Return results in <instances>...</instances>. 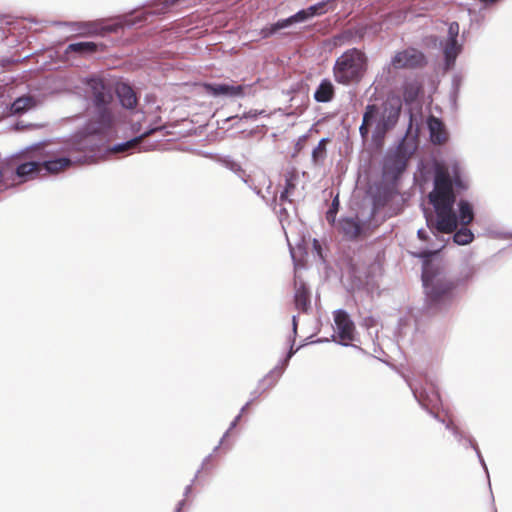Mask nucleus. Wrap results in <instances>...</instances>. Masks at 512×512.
Wrapping results in <instances>:
<instances>
[{
	"instance_id": "nucleus-1",
	"label": "nucleus",
	"mask_w": 512,
	"mask_h": 512,
	"mask_svg": "<svg viewBox=\"0 0 512 512\" xmlns=\"http://www.w3.org/2000/svg\"><path fill=\"white\" fill-rule=\"evenodd\" d=\"M474 270L464 265L460 276L450 277L440 262L426 260L422 267V283L425 294V306L428 310L439 309L453 299L455 289L469 281Z\"/></svg>"
},
{
	"instance_id": "nucleus-2",
	"label": "nucleus",
	"mask_w": 512,
	"mask_h": 512,
	"mask_svg": "<svg viewBox=\"0 0 512 512\" xmlns=\"http://www.w3.org/2000/svg\"><path fill=\"white\" fill-rule=\"evenodd\" d=\"M429 201L436 213V229L450 234L457 228L458 219L453 210L456 196L453 183L446 168L438 167L435 172L434 189L429 194Z\"/></svg>"
},
{
	"instance_id": "nucleus-3",
	"label": "nucleus",
	"mask_w": 512,
	"mask_h": 512,
	"mask_svg": "<svg viewBox=\"0 0 512 512\" xmlns=\"http://www.w3.org/2000/svg\"><path fill=\"white\" fill-rule=\"evenodd\" d=\"M88 86L92 102V116L87 129L91 133L102 134L110 130L115 121L112 111V90L110 86L100 78L90 79Z\"/></svg>"
},
{
	"instance_id": "nucleus-4",
	"label": "nucleus",
	"mask_w": 512,
	"mask_h": 512,
	"mask_svg": "<svg viewBox=\"0 0 512 512\" xmlns=\"http://www.w3.org/2000/svg\"><path fill=\"white\" fill-rule=\"evenodd\" d=\"M368 69V57L358 49L343 52L335 61L332 72L334 80L341 85L358 84Z\"/></svg>"
},
{
	"instance_id": "nucleus-5",
	"label": "nucleus",
	"mask_w": 512,
	"mask_h": 512,
	"mask_svg": "<svg viewBox=\"0 0 512 512\" xmlns=\"http://www.w3.org/2000/svg\"><path fill=\"white\" fill-rule=\"evenodd\" d=\"M83 151L84 146L81 141L67 143L57 152L61 155L60 157L41 163L42 170L44 169L49 174H58L73 164H84L87 157L82 155Z\"/></svg>"
},
{
	"instance_id": "nucleus-6",
	"label": "nucleus",
	"mask_w": 512,
	"mask_h": 512,
	"mask_svg": "<svg viewBox=\"0 0 512 512\" xmlns=\"http://www.w3.org/2000/svg\"><path fill=\"white\" fill-rule=\"evenodd\" d=\"M329 2L330 0L322 1L308 7L307 9L300 10L289 18L279 20L274 24L262 28L260 34L263 38H268L276 34L281 29L287 28L294 23L303 22L316 15H322L327 12L325 7Z\"/></svg>"
},
{
	"instance_id": "nucleus-7",
	"label": "nucleus",
	"mask_w": 512,
	"mask_h": 512,
	"mask_svg": "<svg viewBox=\"0 0 512 512\" xmlns=\"http://www.w3.org/2000/svg\"><path fill=\"white\" fill-rule=\"evenodd\" d=\"M427 64L425 55L416 48L409 47L395 53L391 59V66L395 70L417 69Z\"/></svg>"
},
{
	"instance_id": "nucleus-8",
	"label": "nucleus",
	"mask_w": 512,
	"mask_h": 512,
	"mask_svg": "<svg viewBox=\"0 0 512 512\" xmlns=\"http://www.w3.org/2000/svg\"><path fill=\"white\" fill-rule=\"evenodd\" d=\"M401 112L399 99L387 100L383 104V111L376 125V133L381 135L391 130L398 122Z\"/></svg>"
},
{
	"instance_id": "nucleus-9",
	"label": "nucleus",
	"mask_w": 512,
	"mask_h": 512,
	"mask_svg": "<svg viewBox=\"0 0 512 512\" xmlns=\"http://www.w3.org/2000/svg\"><path fill=\"white\" fill-rule=\"evenodd\" d=\"M334 321L339 337L343 341H352L354 339V323L344 310H337L334 313Z\"/></svg>"
},
{
	"instance_id": "nucleus-10",
	"label": "nucleus",
	"mask_w": 512,
	"mask_h": 512,
	"mask_svg": "<svg viewBox=\"0 0 512 512\" xmlns=\"http://www.w3.org/2000/svg\"><path fill=\"white\" fill-rule=\"evenodd\" d=\"M204 88L207 93L212 94L214 96H231L238 97L244 95V86L243 85H228V84H212L205 83Z\"/></svg>"
},
{
	"instance_id": "nucleus-11",
	"label": "nucleus",
	"mask_w": 512,
	"mask_h": 512,
	"mask_svg": "<svg viewBox=\"0 0 512 512\" xmlns=\"http://www.w3.org/2000/svg\"><path fill=\"white\" fill-rule=\"evenodd\" d=\"M19 158H15L13 162L16 165L15 168V174L17 177L22 179L23 181H26L28 179H33L35 176L39 175L42 171V165L40 162H23V163H17V160Z\"/></svg>"
},
{
	"instance_id": "nucleus-12",
	"label": "nucleus",
	"mask_w": 512,
	"mask_h": 512,
	"mask_svg": "<svg viewBox=\"0 0 512 512\" xmlns=\"http://www.w3.org/2000/svg\"><path fill=\"white\" fill-rule=\"evenodd\" d=\"M338 229L339 232L349 240L357 239L362 232V227L357 217H347L340 219Z\"/></svg>"
},
{
	"instance_id": "nucleus-13",
	"label": "nucleus",
	"mask_w": 512,
	"mask_h": 512,
	"mask_svg": "<svg viewBox=\"0 0 512 512\" xmlns=\"http://www.w3.org/2000/svg\"><path fill=\"white\" fill-rule=\"evenodd\" d=\"M78 34L81 36L104 35L108 32L115 31L112 26H100L98 22H78L74 24Z\"/></svg>"
},
{
	"instance_id": "nucleus-14",
	"label": "nucleus",
	"mask_w": 512,
	"mask_h": 512,
	"mask_svg": "<svg viewBox=\"0 0 512 512\" xmlns=\"http://www.w3.org/2000/svg\"><path fill=\"white\" fill-rule=\"evenodd\" d=\"M428 128L430 131V139L432 143L441 145L447 141V132L441 120L434 116H430L428 118Z\"/></svg>"
},
{
	"instance_id": "nucleus-15",
	"label": "nucleus",
	"mask_w": 512,
	"mask_h": 512,
	"mask_svg": "<svg viewBox=\"0 0 512 512\" xmlns=\"http://www.w3.org/2000/svg\"><path fill=\"white\" fill-rule=\"evenodd\" d=\"M294 303L297 310L307 312L310 307V293L303 281H295Z\"/></svg>"
},
{
	"instance_id": "nucleus-16",
	"label": "nucleus",
	"mask_w": 512,
	"mask_h": 512,
	"mask_svg": "<svg viewBox=\"0 0 512 512\" xmlns=\"http://www.w3.org/2000/svg\"><path fill=\"white\" fill-rule=\"evenodd\" d=\"M334 96L335 87L329 79H323L314 92V99L319 103L330 102Z\"/></svg>"
},
{
	"instance_id": "nucleus-17",
	"label": "nucleus",
	"mask_w": 512,
	"mask_h": 512,
	"mask_svg": "<svg viewBox=\"0 0 512 512\" xmlns=\"http://www.w3.org/2000/svg\"><path fill=\"white\" fill-rule=\"evenodd\" d=\"M117 94L123 107L133 109L137 105L136 93L131 86L121 84L117 87Z\"/></svg>"
},
{
	"instance_id": "nucleus-18",
	"label": "nucleus",
	"mask_w": 512,
	"mask_h": 512,
	"mask_svg": "<svg viewBox=\"0 0 512 512\" xmlns=\"http://www.w3.org/2000/svg\"><path fill=\"white\" fill-rule=\"evenodd\" d=\"M379 113V108L375 104H369L365 108V112L363 114L362 124L359 128V132L363 139H366L369 135V126L372 121L376 118Z\"/></svg>"
},
{
	"instance_id": "nucleus-19",
	"label": "nucleus",
	"mask_w": 512,
	"mask_h": 512,
	"mask_svg": "<svg viewBox=\"0 0 512 512\" xmlns=\"http://www.w3.org/2000/svg\"><path fill=\"white\" fill-rule=\"evenodd\" d=\"M99 46L103 47V45L94 42L71 43L67 46L66 53H77L82 56L91 55L98 51Z\"/></svg>"
},
{
	"instance_id": "nucleus-20",
	"label": "nucleus",
	"mask_w": 512,
	"mask_h": 512,
	"mask_svg": "<svg viewBox=\"0 0 512 512\" xmlns=\"http://www.w3.org/2000/svg\"><path fill=\"white\" fill-rule=\"evenodd\" d=\"M36 102L31 96H23L17 98L11 105L12 114H22L33 108Z\"/></svg>"
},
{
	"instance_id": "nucleus-21",
	"label": "nucleus",
	"mask_w": 512,
	"mask_h": 512,
	"mask_svg": "<svg viewBox=\"0 0 512 512\" xmlns=\"http://www.w3.org/2000/svg\"><path fill=\"white\" fill-rule=\"evenodd\" d=\"M461 51V46L458 45V42L456 39H448L445 48H444V55L447 66H450L454 63L455 59L457 58L458 54Z\"/></svg>"
},
{
	"instance_id": "nucleus-22",
	"label": "nucleus",
	"mask_w": 512,
	"mask_h": 512,
	"mask_svg": "<svg viewBox=\"0 0 512 512\" xmlns=\"http://www.w3.org/2000/svg\"><path fill=\"white\" fill-rule=\"evenodd\" d=\"M152 132H154V130H150L149 132H146L139 137H135L125 143L114 145L113 147L110 148V151L112 153H122V152H126L130 149H134L142 142V140L145 137L150 135Z\"/></svg>"
},
{
	"instance_id": "nucleus-23",
	"label": "nucleus",
	"mask_w": 512,
	"mask_h": 512,
	"mask_svg": "<svg viewBox=\"0 0 512 512\" xmlns=\"http://www.w3.org/2000/svg\"><path fill=\"white\" fill-rule=\"evenodd\" d=\"M458 206H459V220H460V223L463 226H467L474 219V213H473L472 206L470 205L469 202H467L465 200H461L459 202Z\"/></svg>"
},
{
	"instance_id": "nucleus-24",
	"label": "nucleus",
	"mask_w": 512,
	"mask_h": 512,
	"mask_svg": "<svg viewBox=\"0 0 512 512\" xmlns=\"http://www.w3.org/2000/svg\"><path fill=\"white\" fill-rule=\"evenodd\" d=\"M415 396L417 397L420 404L428 410L434 409L439 402V395L437 392H432L431 396H427L424 392L414 391Z\"/></svg>"
},
{
	"instance_id": "nucleus-25",
	"label": "nucleus",
	"mask_w": 512,
	"mask_h": 512,
	"mask_svg": "<svg viewBox=\"0 0 512 512\" xmlns=\"http://www.w3.org/2000/svg\"><path fill=\"white\" fill-rule=\"evenodd\" d=\"M329 139L323 138L312 151V159L315 164L321 163L326 158V146Z\"/></svg>"
},
{
	"instance_id": "nucleus-26",
	"label": "nucleus",
	"mask_w": 512,
	"mask_h": 512,
	"mask_svg": "<svg viewBox=\"0 0 512 512\" xmlns=\"http://www.w3.org/2000/svg\"><path fill=\"white\" fill-rule=\"evenodd\" d=\"M296 179L297 176L293 173L286 176L285 188L280 194L281 201L289 200V196L293 193V191L296 188Z\"/></svg>"
},
{
	"instance_id": "nucleus-27",
	"label": "nucleus",
	"mask_w": 512,
	"mask_h": 512,
	"mask_svg": "<svg viewBox=\"0 0 512 512\" xmlns=\"http://www.w3.org/2000/svg\"><path fill=\"white\" fill-rule=\"evenodd\" d=\"M473 233L466 227H463L455 232L453 239L459 245H467L473 240Z\"/></svg>"
},
{
	"instance_id": "nucleus-28",
	"label": "nucleus",
	"mask_w": 512,
	"mask_h": 512,
	"mask_svg": "<svg viewBox=\"0 0 512 512\" xmlns=\"http://www.w3.org/2000/svg\"><path fill=\"white\" fill-rule=\"evenodd\" d=\"M276 382H277V379L274 375H267L261 380V382L259 384V390L261 392H265V391L273 388L275 386Z\"/></svg>"
},
{
	"instance_id": "nucleus-29",
	"label": "nucleus",
	"mask_w": 512,
	"mask_h": 512,
	"mask_svg": "<svg viewBox=\"0 0 512 512\" xmlns=\"http://www.w3.org/2000/svg\"><path fill=\"white\" fill-rule=\"evenodd\" d=\"M338 207H339V201H338V198L336 197L333 200L331 207L329 208V210L326 213V219L332 225L335 223L336 214L338 212Z\"/></svg>"
},
{
	"instance_id": "nucleus-30",
	"label": "nucleus",
	"mask_w": 512,
	"mask_h": 512,
	"mask_svg": "<svg viewBox=\"0 0 512 512\" xmlns=\"http://www.w3.org/2000/svg\"><path fill=\"white\" fill-rule=\"evenodd\" d=\"M419 89L420 88L418 86L417 87H414L412 85L406 86L405 90H404V98H405V100L406 101H413L417 97V95L419 93Z\"/></svg>"
},
{
	"instance_id": "nucleus-31",
	"label": "nucleus",
	"mask_w": 512,
	"mask_h": 512,
	"mask_svg": "<svg viewBox=\"0 0 512 512\" xmlns=\"http://www.w3.org/2000/svg\"><path fill=\"white\" fill-rule=\"evenodd\" d=\"M458 34H459V24L457 22H452L448 28V36H449L448 39H456L457 40Z\"/></svg>"
},
{
	"instance_id": "nucleus-32",
	"label": "nucleus",
	"mask_w": 512,
	"mask_h": 512,
	"mask_svg": "<svg viewBox=\"0 0 512 512\" xmlns=\"http://www.w3.org/2000/svg\"><path fill=\"white\" fill-rule=\"evenodd\" d=\"M438 251H440V248H437V250H435V251L425 250V251H422V252L418 253L416 256L419 257V258H422L424 260V262L426 260L431 261L430 257L432 255L436 254Z\"/></svg>"
},
{
	"instance_id": "nucleus-33",
	"label": "nucleus",
	"mask_w": 512,
	"mask_h": 512,
	"mask_svg": "<svg viewBox=\"0 0 512 512\" xmlns=\"http://www.w3.org/2000/svg\"><path fill=\"white\" fill-rule=\"evenodd\" d=\"M394 162L398 165V171L401 172L405 169L406 163L400 155L394 157Z\"/></svg>"
},
{
	"instance_id": "nucleus-34",
	"label": "nucleus",
	"mask_w": 512,
	"mask_h": 512,
	"mask_svg": "<svg viewBox=\"0 0 512 512\" xmlns=\"http://www.w3.org/2000/svg\"><path fill=\"white\" fill-rule=\"evenodd\" d=\"M448 429H451L455 434L458 432L457 427L453 424L451 420H449L446 424Z\"/></svg>"
},
{
	"instance_id": "nucleus-35",
	"label": "nucleus",
	"mask_w": 512,
	"mask_h": 512,
	"mask_svg": "<svg viewBox=\"0 0 512 512\" xmlns=\"http://www.w3.org/2000/svg\"><path fill=\"white\" fill-rule=\"evenodd\" d=\"M418 237L421 239V240H426L427 238V234H426V231L420 229L418 230Z\"/></svg>"
},
{
	"instance_id": "nucleus-36",
	"label": "nucleus",
	"mask_w": 512,
	"mask_h": 512,
	"mask_svg": "<svg viewBox=\"0 0 512 512\" xmlns=\"http://www.w3.org/2000/svg\"><path fill=\"white\" fill-rule=\"evenodd\" d=\"M3 180V173L0 171V183L2 182Z\"/></svg>"
}]
</instances>
